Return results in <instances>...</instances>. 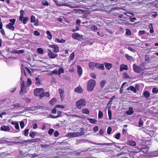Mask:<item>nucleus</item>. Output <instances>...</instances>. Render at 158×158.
I'll return each instance as SVG.
<instances>
[{
    "label": "nucleus",
    "mask_w": 158,
    "mask_h": 158,
    "mask_svg": "<svg viewBox=\"0 0 158 158\" xmlns=\"http://www.w3.org/2000/svg\"><path fill=\"white\" fill-rule=\"evenodd\" d=\"M29 20V18L28 17H26L23 18V23L24 24H25L27 23V22Z\"/></svg>",
    "instance_id": "obj_47"
},
{
    "label": "nucleus",
    "mask_w": 158,
    "mask_h": 158,
    "mask_svg": "<svg viewBox=\"0 0 158 158\" xmlns=\"http://www.w3.org/2000/svg\"><path fill=\"white\" fill-rule=\"evenodd\" d=\"M48 56L51 59H54L57 56V54L55 53L51 50L48 49Z\"/></svg>",
    "instance_id": "obj_6"
},
{
    "label": "nucleus",
    "mask_w": 158,
    "mask_h": 158,
    "mask_svg": "<svg viewBox=\"0 0 158 158\" xmlns=\"http://www.w3.org/2000/svg\"><path fill=\"white\" fill-rule=\"evenodd\" d=\"M152 92L153 93L156 94L158 92V90L156 88H153L152 90Z\"/></svg>",
    "instance_id": "obj_55"
},
{
    "label": "nucleus",
    "mask_w": 158,
    "mask_h": 158,
    "mask_svg": "<svg viewBox=\"0 0 158 158\" xmlns=\"http://www.w3.org/2000/svg\"><path fill=\"white\" fill-rule=\"evenodd\" d=\"M120 133H117L115 135V138L117 139H118L120 138Z\"/></svg>",
    "instance_id": "obj_64"
},
{
    "label": "nucleus",
    "mask_w": 158,
    "mask_h": 158,
    "mask_svg": "<svg viewBox=\"0 0 158 158\" xmlns=\"http://www.w3.org/2000/svg\"><path fill=\"white\" fill-rule=\"evenodd\" d=\"M96 85V82L93 79L89 80L87 83V90L89 92L93 91Z\"/></svg>",
    "instance_id": "obj_1"
},
{
    "label": "nucleus",
    "mask_w": 158,
    "mask_h": 158,
    "mask_svg": "<svg viewBox=\"0 0 158 158\" xmlns=\"http://www.w3.org/2000/svg\"><path fill=\"white\" fill-rule=\"evenodd\" d=\"M34 34L36 36H39L40 35V33L37 31H35L34 32Z\"/></svg>",
    "instance_id": "obj_61"
},
{
    "label": "nucleus",
    "mask_w": 158,
    "mask_h": 158,
    "mask_svg": "<svg viewBox=\"0 0 158 158\" xmlns=\"http://www.w3.org/2000/svg\"><path fill=\"white\" fill-rule=\"evenodd\" d=\"M13 106L15 108H18L20 107V105L18 103L15 104L13 105Z\"/></svg>",
    "instance_id": "obj_59"
},
{
    "label": "nucleus",
    "mask_w": 158,
    "mask_h": 158,
    "mask_svg": "<svg viewBox=\"0 0 158 158\" xmlns=\"http://www.w3.org/2000/svg\"><path fill=\"white\" fill-rule=\"evenodd\" d=\"M155 133V132L153 131H149L148 133V134L151 137L155 136L156 135Z\"/></svg>",
    "instance_id": "obj_28"
},
{
    "label": "nucleus",
    "mask_w": 158,
    "mask_h": 158,
    "mask_svg": "<svg viewBox=\"0 0 158 158\" xmlns=\"http://www.w3.org/2000/svg\"><path fill=\"white\" fill-rule=\"evenodd\" d=\"M21 90L19 92V94L21 95H23L24 94V93H26L27 90V86H25V81H22V78L21 77Z\"/></svg>",
    "instance_id": "obj_4"
},
{
    "label": "nucleus",
    "mask_w": 158,
    "mask_h": 158,
    "mask_svg": "<svg viewBox=\"0 0 158 158\" xmlns=\"http://www.w3.org/2000/svg\"><path fill=\"white\" fill-rule=\"evenodd\" d=\"M46 34L47 35V38L50 40H51L52 38V36L50 31H47L46 32Z\"/></svg>",
    "instance_id": "obj_27"
},
{
    "label": "nucleus",
    "mask_w": 158,
    "mask_h": 158,
    "mask_svg": "<svg viewBox=\"0 0 158 158\" xmlns=\"http://www.w3.org/2000/svg\"><path fill=\"white\" fill-rule=\"evenodd\" d=\"M29 130L28 129H26L24 131V135L25 136H27L29 133Z\"/></svg>",
    "instance_id": "obj_44"
},
{
    "label": "nucleus",
    "mask_w": 158,
    "mask_h": 158,
    "mask_svg": "<svg viewBox=\"0 0 158 158\" xmlns=\"http://www.w3.org/2000/svg\"><path fill=\"white\" fill-rule=\"evenodd\" d=\"M96 63L90 62L89 63V66L90 69L91 70H94L95 67Z\"/></svg>",
    "instance_id": "obj_15"
},
{
    "label": "nucleus",
    "mask_w": 158,
    "mask_h": 158,
    "mask_svg": "<svg viewBox=\"0 0 158 158\" xmlns=\"http://www.w3.org/2000/svg\"><path fill=\"white\" fill-rule=\"evenodd\" d=\"M98 127L96 126L94 127L93 128V131L95 132H96L98 131Z\"/></svg>",
    "instance_id": "obj_62"
},
{
    "label": "nucleus",
    "mask_w": 158,
    "mask_h": 158,
    "mask_svg": "<svg viewBox=\"0 0 158 158\" xmlns=\"http://www.w3.org/2000/svg\"><path fill=\"white\" fill-rule=\"evenodd\" d=\"M77 73H78L79 76L80 77L82 74V69L81 66L80 65H77Z\"/></svg>",
    "instance_id": "obj_12"
},
{
    "label": "nucleus",
    "mask_w": 158,
    "mask_h": 158,
    "mask_svg": "<svg viewBox=\"0 0 158 158\" xmlns=\"http://www.w3.org/2000/svg\"><path fill=\"white\" fill-rule=\"evenodd\" d=\"M50 94L49 92H44V93L43 94V97H49L50 96Z\"/></svg>",
    "instance_id": "obj_37"
},
{
    "label": "nucleus",
    "mask_w": 158,
    "mask_h": 158,
    "mask_svg": "<svg viewBox=\"0 0 158 158\" xmlns=\"http://www.w3.org/2000/svg\"><path fill=\"white\" fill-rule=\"evenodd\" d=\"M74 52H72L70 55V58L71 60H72L74 57Z\"/></svg>",
    "instance_id": "obj_58"
},
{
    "label": "nucleus",
    "mask_w": 158,
    "mask_h": 158,
    "mask_svg": "<svg viewBox=\"0 0 158 158\" xmlns=\"http://www.w3.org/2000/svg\"><path fill=\"white\" fill-rule=\"evenodd\" d=\"M35 81H36L35 84L36 85H39L40 84V79L39 76L35 78Z\"/></svg>",
    "instance_id": "obj_25"
},
{
    "label": "nucleus",
    "mask_w": 158,
    "mask_h": 158,
    "mask_svg": "<svg viewBox=\"0 0 158 158\" xmlns=\"http://www.w3.org/2000/svg\"><path fill=\"white\" fill-rule=\"evenodd\" d=\"M105 65L106 68L108 70H109L112 66V64L106 63H105Z\"/></svg>",
    "instance_id": "obj_24"
},
{
    "label": "nucleus",
    "mask_w": 158,
    "mask_h": 158,
    "mask_svg": "<svg viewBox=\"0 0 158 158\" xmlns=\"http://www.w3.org/2000/svg\"><path fill=\"white\" fill-rule=\"evenodd\" d=\"M82 35H80L79 34L77 33H75L73 34L72 35V37L73 38L78 40H80L82 38Z\"/></svg>",
    "instance_id": "obj_8"
},
{
    "label": "nucleus",
    "mask_w": 158,
    "mask_h": 158,
    "mask_svg": "<svg viewBox=\"0 0 158 158\" xmlns=\"http://www.w3.org/2000/svg\"><path fill=\"white\" fill-rule=\"evenodd\" d=\"M53 131H54L53 129H50L49 130L48 133L50 135H51L53 133Z\"/></svg>",
    "instance_id": "obj_60"
},
{
    "label": "nucleus",
    "mask_w": 158,
    "mask_h": 158,
    "mask_svg": "<svg viewBox=\"0 0 158 158\" xmlns=\"http://www.w3.org/2000/svg\"><path fill=\"white\" fill-rule=\"evenodd\" d=\"M145 33L144 31H139L138 33V35L140 36L141 35Z\"/></svg>",
    "instance_id": "obj_57"
},
{
    "label": "nucleus",
    "mask_w": 158,
    "mask_h": 158,
    "mask_svg": "<svg viewBox=\"0 0 158 158\" xmlns=\"http://www.w3.org/2000/svg\"><path fill=\"white\" fill-rule=\"evenodd\" d=\"M55 41L58 43H64L65 42V40L63 39H60L58 38H56L55 40Z\"/></svg>",
    "instance_id": "obj_21"
},
{
    "label": "nucleus",
    "mask_w": 158,
    "mask_h": 158,
    "mask_svg": "<svg viewBox=\"0 0 158 158\" xmlns=\"http://www.w3.org/2000/svg\"><path fill=\"white\" fill-rule=\"evenodd\" d=\"M49 47L50 48H53L54 49L53 51L55 52H57L59 51V47L56 45H50Z\"/></svg>",
    "instance_id": "obj_10"
},
{
    "label": "nucleus",
    "mask_w": 158,
    "mask_h": 158,
    "mask_svg": "<svg viewBox=\"0 0 158 158\" xmlns=\"http://www.w3.org/2000/svg\"><path fill=\"white\" fill-rule=\"evenodd\" d=\"M9 123L11 124L14 126L15 128L18 130V131H19V127L18 123L16 121H14L11 120H9Z\"/></svg>",
    "instance_id": "obj_7"
},
{
    "label": "nucleus",
    "mask_w": 158,
    "mask_h": 158,
    "mask_svg": "<svg viewBox=\"0 0 158 158\" xmlns=\"http://www.w3.org/2000/svg\"><path fill=\"white\" fill-rule=\"evenodd\" d=\"M44 89L42 88H36L34 89V94L35 96H39L41 99L43 98V94Z\"/></svg>",
    "instance_id": "obj_2"
},
{
    "label": "nucleus",
    "mask_w": 158,
    "mask_h": 158,
    "mask_svg": "<svg viewBox=\"0 0 158 158\" xmlns=\"http://www.w3.org/2000/svg\"><path fill=\"white\" fill-rule=\"evenodd\" d=\"M123 76L124 78H130V77L126 73H123Z\"/></svg>",
    "instance_id": "obj_51"
},
{
    "label": "nucleus",
    "mask_w": 158,
    "mask_h": 158,
    "mask_svg": "<svg viewBox=\"0 0 158 158\" xmlns=\"http://www.w3.org/2000/svg\"><path fill=\"white\" fill-rule=\"evenodd\" d=\"M82 113L84 114H88L89 113V111L87 109H84L82 110Z\"/></svg>",
    "instance_id": "obj_36"
},
{
    "label": "nucleus",
    "mask_w": 158,
    "mask_h": 158,
    "mask_svg": "<svg viewBox=\"0 0 158 158\" xmlns=\"http://www.w3.org/2000/svg\"><path fill=\"white\" fill-rule=\"evenodd\" d=\"M31 98H26L24 99V100L27 102L28 103L30 102L31 101Z\"/></svg>",
    "instance_id": "obj_50"
},
{
    "label": "nucleus",
    "mask_w": 158,
    "mask_h": 158,
    "mask_svg": "<svg viewBox=\"0 0 158 158\" xmlns=\"http://www.w3.org/2000/svg\"><path fill=\"white\" fill-rule=\"evenodd\" d=\"M35 18L34 16L32 15L31 17V23H35L36 22Z\"/></svg>",
    "instance_id": "obj_38"
},
{
    "label": "nucleus",
    "mask_w": 158,
    "mask_h": 158,
    "mask_svg": "<svg viewBox=\"0 0 158 158\" xmlns=\"http://www.w3.org/2000/svg\"><path fill=\"white\" fill-rule=\"evenodd\" d=\"M43 108V107L42 106H38L37 107H35L34 109H32V110H38L40 109H42Z\"/></svg>",
    "instance_id": "obj_53"
},
{
    "label": "nucleus",
    "mask_w": 158,
    "mask_h": 158,
    "mask_svg": "<svg viewBox=\"0 0 158 158\" xmlns=\"http://www.w3.org/2000/svg\"><path fill=\"white\" fill-rule=\"evenodd\" d=\"M125 56L126 58L129 60L131 61H134V59L132 56H129L127 54H125Z\"/></svg>",
    "instance_id": "obj_16"
},
{
    "label": "nucleus",
    "mask_w": 158,
    "mask_h": 158,
    "mask_svg": "<svg viewBox=\"0 0 158 158\" xmlns=\"http://www.w3.org/2000/svg\"><path fill=\"white\" fill-rule=\"evenodd\" d=\"M127 90L133 91L134 93H136V89L134 88V87L132 86H130L128 87L127 89Z\"/></svg>",
    "instance_id": "obj_30"
},
{
    "label": "nucleus",
    "mask_w": 158,
    "mask_h": 158,
    "mask_svg": "<svg viewBox=\"0 0 158 158\" xmlns=\"http://www.w3.org/2000/svg\"><path fill=\"white\" fill-rule=\"evenodd\" d=\"M143 95L146 98H148L149 96L150 93L148 91H146L144 92Z\"/></svg>",
    "instance_id": "obj_34"
},
{
    "label": "nucleus",
    "mask_w": 158,
    "mask_h": 158,
    "mask_svg": "<svg viewBox=\"0 0 158 158\" xmlns=\"http://www.w3.org/2000/svg\"><path fill=\"white\" fill-rule=\"evenodd\" d=\"M56 101V98H53L50 101V103L52 105H54Z\"/></svg>",
    "instance_id": "obj_41"
},
{
    "label": "nucleus",
    "mask_w": 158,
    "mask_h": 158,
    "mask_svg": "<svg viewBox=\"0 0 158 158\" xmlns=\"http://www.w3.org/2000/svg\"><path fill=\"white\" fill-rule=\"evenodd\" d=\"M128 67L127 65L122 64L120 66V71H122L124 70H127Z\"/></svg>",
    "instance_id": "obj_13"
},
{
    "label": "nucleus",
    "mask_w": 158,
    "mask_h": 158,
    "mask_svg": "<svg viewBox=\"0 0 158 158\" xmlns=\"http://www.w3.org/2000/svg\"><path fill=\"white\" fill-rule=\"evenodd\" d=\"M36 133V132L34 131H33L31 132V133H30L29 135L30 137H31L32 138H33L35 137Z\"/></svg>",
    "instance_id": "obj_46"
},
{
    "label": "nucleus",
    "mask_w": 158,
    "mask_h": 158,
    "mask_svg": "<svg viewBox=\"0 0 158 158\" xmlns=\"http://www.w3.org/2000/svg\"><path fill=\"white\" fill-rule=\"evenodd\" d=\"M59 92L60 94V96L61 98H64V91L62 89H59Z\"/></svg>",
    "instance_id": "obj_33"
},
{
    "label": "nucleus",
    "mask_w": 158,
    "mask_h": 158,
    "mask_svg": "<svg viewBox=\"0 0 158 158\" xmlns=\"http://www.w3.org/2000/svg\"><path fill=\"white\" fill-rule=\"evenodd\" d=\"M82 135V134L81 132H73V133H69L66 135L67 137L72 138L77 137Z\"/></svg>",
    "instance_id": "obj_5"
},
{
    "label": "nucleus",
    "mask_w": 158,
    "mask_h": 158,
    "mask_svg": "<svg viewBox=\"0 0 158 158\" xmlns=\"http://www.w3.org/2000/svg\"><path fill=\"white\" fill-rule=\"evenodd\" d=\"M88 120L90 123L94 124H95L97 122V120L94 118H88Z\"/></svg>",
    "instance_id": "obj_26"
},
{
    "label": "nucleus",
    "mask_w": 158,
    "mask_h": 158,
    "mask_svg": "<svg viewBox=\"0 0 158 158\" xmlns=\"http://www.w3.org/2000/svg\"><path fill=\"white\" fill-rule=\"evenodd\" d=\"M6 27L10 29L12 31H13L14 30L15 27L13 25V24H11V23H9V24H7L6 26Z\"/></svg>",
    "instance_id": "obj_18"
},
{
    "label": "nucleus",
    "mask_w": 158,
    "mask_h": 158,
    "mask_svg": "<svg viewBox=\"0 0 158 158\" xmlns=\"http://www.w3.org/2000/svg\"><path fill=\"white\" fill-rule=\"evenodd\" d=\"M127 144L132 146H135L136 144V143L135 141L131 140L128 141Z\"/></svg>",
    "instance_id": "obj_23"
},
{
    "label": "nucleus",
    "mask_w": 158,
    "mask_h": 158,
    "mask_svg": "<svg viewBox=\"0 0 158 158\" xmlns=\"http://www.w3.org/2000/svg\"><path fill=\"white\" fill-rule=\"evenodd\" d=\"M1 130L4 131H8L10 130V128L9 126H3L1 127Z\"/></svg>",
    "instance_id": "obj_14"
},
{
    "label": "nucleus",
    "mask_w": 158,
    "mask_h": 158,
    "mask_svg": "<svg viewBox=\"0 0 158 158\" xmlns=\"http://www.w3.org/2000/svg\"><path fill=\"white\" fill-rule=\"evenodd\" d=\"M134 113L133 108L130 107L129 108L128 110L126 111V113L128 115H131Z\"/></svg>",
    "instance_id": "obj_20"
},
{
    "label": "nucleus",
    "mask_w": 158,
    "mask_h": 158,
    "mask_svg": "<svg viewBox=\"0 0 158 158\" xmlns=\"http://www.w3.org/2000/svg\"><path fill=\"white\" fill-rule=\"evenodd\" d=\"M42 4L44 6H48L49 4L48 2L46 0H43L41 2Z\"/></svg>",
    "instance_id": "obj_39"
},
{
    "label": "nucleus",
    "mask_w": 158,
    "mask_h": 158,
    "mask_svg": "<svg viewBox=\"0 0 158 158\" xmlns=\"http://www.w3.org/2000/svg\"><path fill=\"white\" fill-rule=\"evenodd\" d=\"M140 151V149H139V148L137 147V148H135V149L134 150V152L137 153V152H139Z\"/></svg>",
    "instance_id": "obj_63"
},
{
    "label": "nucleus",
    "mask_w": 158,
    "mask_h": 158,
    "mask_svg": "<svg viewBox=\"0 0 158 158\" xmlns=\"http://www.w3.org/2000/svg\"><path fill=\"white\" fill-rule=\"evenodd\" d=\"M103 116V114L102 111H99L98 112V118H102Z\"/></svg>",
    "instance_id": "obj_43"
},
{
    "label": "nucleus",
    "mask_w": 158,
    "mask_h": 158,
    "mask_svg": "<svg viewBox=\"0 0 158 158\" xmlns=\"http://www.w3.org/2000/svg\"><path fill=\"white\" fill-rule=\"evenodd\" d=\"M92 31H96L97 30V27L95 26H92L91 28Z\"/></svg>",
    "instance_id": "obj_42"
},
{
    "label": "nucleus",
    "mask_w": 158,
    "mask_h": 158,
    "mask_svg": "<svg viewBox=\"0 0 158 158\" xmlns=\"http://www.w3.org/2000/svg\"><path fill=\"white\" fill-rule=\"evenodd\" d=\"M143 120L141 119H140L139 120V127H140L143 125Z\"/></svg>",
    "instance_id": "obj_49"
},
{
    "label": "nucleus",
    "mask_w": 158,
    "mask_h": 158,
    "mask_svg": "<svg viewBox=\"0 0 158 158\" xmlns=\"http://www.w3.org/2000/svg\"><path fill=\"white\" fill-rule=\"evenodd\" d=\"M55 108H64V106L63 105H57L55 106Z\"/></svg>",
    "instance_id": "obj_48"
},
{
    "label": "nucleus",
    "mask_w": 158,
    "mask_h": 158,
    "mask_svg": "<svg viewBox=\"0 0 158 158\" xmlns=\"http://www.w3.org/2000/svg\"><path fill=\"white\" fill-rule=\"evenodd\" d=\"M20 125L21 128L23 129L24 128V123L23 121H21L20 123Z\"/></svg>",
    "instance_id": "obj_54"
},
{
    "label": "nucleus",
    "mask_w": 158,
    "mask_h": 158,
    "mask_svg": "<svg viewBox=\"0 0 158 158\" xmlns=\"http://www.w3.org/2000/svg\"><path fill=\"white\" fill-rule=\"evenodd\" d=\"M58 75H60L61 73H64V69L62 68H60L58 70Z\"/></svg>",
    "instance_id": "obj_32"
},
{
    "label": "nucleus",
    "mask_w": 158,
    "mask_h": 158,
    "mask_svg": "<svg viewBox=\"0 0 158 158\" xmlns=\"http://www.w3.org/2000/svg\"><path fill=\"white\" fill-rule=\"evenodd\" d=\"M133 69L134 71L136 73H140L142 71V69L141 68L137 66L135 64H134L133 65Z\"/></svg>",
    "instance_id": "obj_9"
},
{
    "label": "nucleus",
    "mask_w": 158,
    "mask_h": 158,
    "mask_svg": "<svg viewBox=\"0 0 158 158\" xmlns=\"http://www.w3.org/2000/svg\"><path fill=\"white\" fill-rule=\"evenodd\" d=\"M31 84V81L30 79L28 78L26 86L27 87L29 86Z\"/></svg>",
    "instance_id": "obj_40"
},
{
    "label": "nucleus",
    "mask_w": 158,
    "mask_h": 158,
    "mask_svg": "<svg viewBox=\"0 0 158 158\" xmlns=\"http://www.w3.org/2000/svg\"><path fill=\"white\" fill-rule=\"evenodd\" d=\"M74 90L75 92L79 93H81L83 92L81 87L80 86H79L78 87L76 88Z\"/></svg>",
    "instance_id": "obj_17"
},
{
    "label": "nucleus",
    "mask_w": 158,
    "mask_h": 158,
    "mask_svg": "<svg viewBox=\"0 0 158 158\" xmlns=\"http://www.w3.org/2000/svg\"><path fill=\"white\" fill-rule=\"evenodd\" d=\"M86 105L85 100L84 99H81L76 102L75 106L79 109H81L83 106Z\"/></svg>",
    "instance_id": "obj_3"
},
{
    "label": "nucleus",
    "mask_w": 158,
    "mask_h": 158,
    "mask_svg": "<svg viewBox=\"0 0 158 158\" xmlns=\"http://www.w3.org/2000/svg\"><path fill=\"white\" fill-rule=\"evenodd\" d=\"M62 112L60 111H58L57 112V115H51L50 117L52 118H56L60 117L61 115Z\"/></svg>",
    "instance_id": "obj_22"
},
{
    "label": "nucleus",
    "mask_w": 158,
    "mask_h": 158,
    "mask_svg": "<svg viewBox=\"0 0 158 158\" xmlns=\"http://www.w3.org/2000/svg\"><path fill=\"white\" fill-rule=\"evenodd\" d=\"M126 34L128 35H130L131 34V31L129 29H126Z\"/></svg>",
    "instance_id": "obj_45"
},
{
    "label": "nucleus",
    "mask_w": 158,
    "mask_h": 158,
    "mask_svg": "<svg viewBox=\"0 0 158 158\" xmlns=\"http://www.w3.org/2000/svg\"><path fill=\"white\" fill-rule=\"evenodd\" d=\"M112 131L111 128L110 127H109L108 128L107 130V133L108 134H110Z\"/></svg>",
    "instance_id": "obj_52"
},
{
    "label": "nucleus",
    "mask_w": 158,
    "mask_h": 158,
    "mask_svg": "<svg viewBox=\"0 0 158 158\" xmlns=\"http://www.w3.org/2000/svg\"><path fill=\"white\" fill-rule=\"evenodd\" d=\"M95 67L99 69H101L103 70L104 69V64H99L96 63Z\"/></svg>",
    "instance_id": "obj_11"
},
{
    "label": "nucleus",
    "mask_w": 158,
    "mask_h": 158,
    "mask_svg": "<svg viewBox=\"0 0 158 158\" xmlns=\"http://www.w3.org/2000/svg\"><path fill=\"white\" fill-rule=\"evenodd\" d=\"M24 52V51L23 50H13L12 52L14 53L17 54H20L23 53Z\"/></svg>",
    "instance_id": "obj_19"
},
{
    "label": "nucleus",
    "mask_w": 158,
    "mask_h": 158,
    "mask_svg": "<svg viewBox=\"0 0 158 158\" xmlns=\"http://www.w3.org/2000/svg\"><path fill=\"white\" fill-rule=\"evenodd\" d=\"M90 76L94 79H95L96 78V76L95 73H91L90 74Z\"/></svg>",
    "instance_id": "obj_56"
},
{
    "label": "nucleus",
    "mask_w": 158,
    "mask_h": 158,
    "mask_svg": "<svg viewBox=\"0 0 158 158\" xmlns=\"http://www.w3.org/2000/svg\"><path fill=\"white\" fill-rule=\"evenodd\" d=\"M106 81L105 80H102L100 82V87L103 88L106 83Z\"/></svg>",
    "instance_id": "obj_29"
},
{
    "label": "nucleus",
    "mask_w": 158,
    "mask_h": 158,
    "mask_svg": "<svg viewBox=\"0 0 158 158\" xmlns=\"http://www.w3.org/2000/svg\"><path fill=\"white\" fill-rule=\"evenodd\" d=\"M37 53L40 54H42L44 53V50L41 48H37Z\"/></svg>",
    "instance_id": "obj_31"
},
{
    "label": "nucleus",
    "mask_w": 158,
    "mask_h": 158,
    "mask_svg": "<svg viewBox=\"0 0 158 158\" xmlns=\"http://www.w3.org/2000/svg\"><path fill=\"white\" fill-rule=\"evenodd\" d=\"M108 114L109 118L110 120H111L112 119V113L111 110L109 109L108 110Z\"/></svg>",
    "instance_id": "obj_35"
}]
</instances>
